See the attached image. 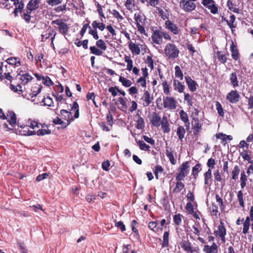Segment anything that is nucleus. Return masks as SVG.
Segmentation results:
<instances>
[{
	"instance_id": "f257e3e1",
	"label": "nucleus",
	"mask_w": 253,
	"mask_h": 253,
	"mask_svg": "<svg viewBox=\"0 0 253 253\" xmlns=\"http://www.w3.org/2000/svg\"><path fill=\"white\" fill-rule=\"evenodd\" d=\"M166 56L169 59H174L178 57L179 50L173 43H168L164 49Z\"/></svg>"
},
{
	"instance_id": "f03ea898",
	"label": "nucleus",
	"mask_w": 253,
	"mask_h": 253,
	"mask_svg": "<svg viewBox=\"0 0 253 253\" xmlns=\"http://www.w3.org/2000/svg\"><path fill=\"white\" fill-rule=\"evenodd\" d=\"M51 23L52 25H56L57 26V27L54 26V28L57 29L61 34L65 36L68 34V26L62 19H57L52 21Z\"/></svg>"
},
{
	"instance_id": "7ed1b4c3",
	"label": "nucleus",
	"mask_w": 253,
	"mask_h": 253,
	"mask_svg": "<svg viewBox=\"0 0 253 253\" xmlns=\"http://www.w3.org/2000/svg\"><path fill=\"white\" fill-rule=\"evenodd\" d=\"M179 6L185 12H190L196 8L194 1L190 0H181L179 2Z\"/></svg>"
},
{
	"instance_id": "20e7f679",
	"label": "nucleus",
	"mask_w": 253,
	"mask_h": 253,
	"mask_svg": "<svg viewBox=\"0 0 253 253\" xmlns=\"http://www.w3.org/2000/svg\"><path fill=\"white\" fill-rule=\"evenodd\" d=\"M176 101L172 97H163V106L166 109L174 110L176 108Z\"/></svg>"
},
{
	"instance_id": "39448f33",
	"label": "nucleus",
	"mask_w": 253,
	"mask_h": 253,
	"mask_svg": "<svg viewBox=\"0 0 253 253\" xmlns=\"http://www.w3.org/2000/svg\"><path fill=\"white\" fill-rule=\"evenodd\" d=\"M214 234L216 236H219L223 243H225L226 231L222 222L218 226V230L214 231Z\"/></svg>"
},
{
	"instance_id": "423d86ee",
	"label": "nucleus",
	"mask_w": 253,
	"mask_h": 253,
	"mask_svg": "<svg viewBox=\"0 0 253 253\" xmlns=\"http://www.w3.org/2000/svg\"><path fill=\"white\" fill-rule=\"evenodd\" d=\"M153 42L157 44H161L163 42V38L162 35V31L156 30L154 31L151 36Z\"/></svg>"
},
{
	"instance_id": "0eeeda50",
	"label": "nucleus",
	"mask_w": 253,
	"mask_h": 253,
	"mask_svg": "<svg viewBox=\"0 0 253 253\" xmlns=\"http://www.w3.org/2000/svg\"><path fill=\"white\" fill-rule=\"evenodd\" d=\"M240 98V95L236 90H232L226 95V99L231 103H237Z\"/></svg>"
},
{
	"instance_id": "6e6552de",
	"label": "nucleus",
	"mask_w": 253,
	"mask_h": 253,
	"mask_svg": "<svg viewBox=\"0 0 253 253\" xmlns=\"http://www.w3.org/2000/svg\"><path fill=\"white\" fill-rule=\"evenodd\" d=\"M184 78L190 90L192 92L195 91L198 86V84L196 82L192 80L191 78L188 76H185Z\"/></svg>"
},
{
	"instance_id": "1a4fd4ad",
	"label": "nucleus",
	"mask_w": 253,
	"mask_h": 253,
	"mask_svg": "<svg viewBox=\"0 0 253 253\" xmlns=\"http://www.w3.org/2000/svg\"><path fill=\"white\" fill-rule=\"evenodd\" d=\"M19 76H20V80L21 81L22 84L24 85L33 79V78L26 72H25L24 74L18 73L17 77Z\"/></svg>"
},
{
	"instance_id": "9d476101",
	"label": "nucleus",
	"mask_w": 253,
	"mask_h": 253,
	"mask_svg": "<svg viewBox=\"0 0 253 253\" xmlns=\"http://www.w3.org/2000/svg\"><path fill=\"white\" fill-rule=\"evenodd\" d=\"M153 99V96H151L148 91L144 90V94L142 97V99L144 101L143 106L146 107L149 106L152 102Z\"/></svg>"
},
{
	"instance_id": "9b49d317",
	"label": "nucleus",
	"mask_w": 253,
	"mask_h": 253,
	"mask_svg": "<svg viewBox=\"0 0 253 253\" xmlns=\"http://www.w3.org/2000/svg\"><path fill=\"white\" fill-rule=\"evenodd\" d=\"M166 28L174 34L176 35L179 33V30L177 26L173 24L171 21L167 20L165 23Z\"/></svg>"
},
{
	"instance_id": "f8f14e48",
	"label": "nucleus",
	"mask_w": 253,
	"mask_h": 253,
	"mask_svg": "<svg viewBox=\"0 0 253 253\" xmlns=\"http://www.w3.org/2000/svg\"><path fill=\"white\" fill-rule=\"evenodd\" d=\"M40 0H30L26 6V9L28 10L33 11L39 7Z\"/></svg>"
},
{
	"instance_id": "ddd939ff",
	"label": "nucleus",
	"mask_w": 253,
	"mask_h": 253,
	"mask_svg": "<svg viewBox=\"0 0 253 253\" xmlns=\"http://www.w3.org/2000/svg\"><path fill=\"white\" fill-rule=\"evenodd\" d=\"M161 119L160 116L156 113H154L153 114L150 121H151V123L154 126L158 127L161 125Z\"/></svg>"
},
{
	"instance_id": "4468645a",
	"label": "nucleus",
	"mask_w": 253,
	"mask_h": 253,
	"mask_svg": "<svg viewBox=\"0 0 253 253\" xmlns=\"http://www.w3.org/2000/svg\"><path fill=\"white\" fill-rule=\"evenodd\" d=\"M173 87L175 90L178 91L179 93L184 92V90L185 88V86L182 84V83L177 80H173Z\"/></svg>"
},
{
	"instance_id": "2eb2a0df",
	"label": "nucleus",
	"mask_w": 253,
	"mask_h": 253,
	"mask_svg": "<svg viewBox=\"0 0 253 253\" xmlns=\"http://www.w3.org/2000/svg\"><path fill=\"white\" fill-rule=\"evenodd\" d=\"M161 125V128L165 133H168L170 131L169 124L166 116H163Z\"/></svg>"
},
{
	"instance_id": "dca6fc26",
	"label": "nucleus",
	"mask_w": 253,
	"mask_h": 253,
	"mask_svg": "<svg viewBox=\"0 0 253 253\" xmlns=\"http://www.w3.org/2000/svg\"><path fill=\"white\" fill-rule=\"evenodd\" d=\"M229 80L231 85L236 87L239 86V81L237 78V75L236 72H233L229 76Z\"/></svg>"
},
{
	"instance_id": "f3484780",
	"label": "nucleus",
	"mask_w": 253,
	"mask_h": 253,
	"mask_svg": "<svg viewBox=\"0 0 253 253\" xmlns=\"http://www.w3.org/2000/svg\"><path fill=\"white\" fill-rule=\"evenodd\" d=\"M230 50L231 51V56L232 58L235 60H237L239 59V51L237 49L236 46L232 42L230 46Z\"/></svg>"
},
{
	"instance_id": "a211bd4d",
	"label": "nucleus",
	"mask_w": 253,
	"mask_h": 253,
	"mask_svg": "<svg viewBox=\"0 0 253 253\" xmlns=\"http://www.w3.org/2000/svg\"><path fill=\"white\" fill-rule=\"evenodd\" d=\"M186 133L184 127L182 126H179L177 127L176 130V134L178 137L179 139L182 141L184 137L185 134Z\"/></svg>"
},
{
	"instance_id": "6ab92c4d",
	"label": "nucleus",
	"mask_w": 253,
	"mask_h": 253,
	"mask_svg": "<svg viewBox=\"0 0 253 253\" xmlns=\"http://www.w3.org/2000/svg\"><path fill=\"white\" fill-rule=\"evenodd\" d=\"M193 120L194 121V124L193 125V129H194V134L196 135L202 129V124L199 123L198 119L194 118Z\"/></svg>"
},
{
	"instance_id": "aec40b11",
	"label": "nucleus",
	"mask_w": 253,
	"mask_h": 253,
	"mask_svg": "<svg viewBox=\"0 0 253 253\" xmlns=\"http://www.w3.org/2000/svg\"><path fill=\"white\" fill-rule=\"evenodd\" d=\"M60 113L63 117V119L67 121L73 120L71 112L68 111L66 110L62 109L60 111Z\"/></svg>"
},
{
	"instance_id": "412c9836",
	"label": "nucleus",
	"mask_w": 253,
	"mask_h": 253,
	"mask_svg": "<svg viewBox=\"0 0 253 253\" xmlns=\"http://www.w3.org/2000/svg\"><path fill=\"white\" fill-rule=\"evenodd\" d=\"M166 151V155L169 159L171 164L172 165H175L176 164V160L173 157L171 148L167 147Z\"/></svg>"
},
{
	"instance_id": "4be33fe9",
	"label": "nucleus",
	"mask_w": 253,
	"mask_h": 253,
	"mask_svg": "<svg viewBox=\"0 0 253 253\" xmlns=\"http://www.w3.org/2000/svg\"><path fill=\"white\" fill-rule=\"evenodd\" d=\"M190 168L189 163L188 161L183 163L179 168L180 172L184 173L185 175H187L188 173L189 168Z\"/></svg>"
},
{
	"instance_id": "5701e85b",
	"label": "nucleus",
	"mask_w": 253,
	"mask_h": 253,
	"mask_svg": "<svg viewBox=\"0 0 253 253\" xmlns=\"http://www.w3.org/2000/svg\"><path fill=\"white\" fill-rule=\"evenodd\" d=\"M181 247L183 250L186 252L193 253V250L192 249L191 244L188 241H184L182 242Z\"/></svg>"
},
{
	"instance_id": "b1692460",
	"label": "nucleus",
	"mask_w": 253,
	"mask_h": 253,
	"mask_svg": "<svg viewBox=\"0 0 253 253\" xmlns=\"http://www.w3.org/2000/svg\"><path fill=\"white\" fill-rule=\"evenodd\" d=\"M128 46L132 53L136 55L140 54V50L138 45H136L133 42H131L129 44Z\"/></svg>"
},
{
	"instance_id": "393cba45",
	"label": "nucleus",
	"mask_w": 253,
	"mask_h": 253,
	"mask_svg": "<svg viewBox=\"0 0 253 253\" xmlns=\"http://www.w3.org/2000/svg\"><path fill=\"white\" fill-rule=\"evenodd\" d=\"M6 62L9 64L16 66H19L21 65L20 59L17 57H10L6 60Z\"/></svg>"
},
{
	"instance_id": "a878e982",
	"label": "nucleus",
	"mask_w": 253,
	"mask_h": 253,
	"mask_svg": "<svg viewBox=\"0 0 253 253\" xmlns=\"http://www.w3.org/2000/svg\"><path fill=\"white\" fill-rule=\"evenodd\" d=\"M7 117L10 116V120H8L9 124L12 126L15 125L16 123V116L13 112L9 111L7 114Z\"/></svg>"
},
{
	"instance_id": "bb28decb",
	"label": "nucleus",
	"mask_w": 253,
	"mask_h": 253,
	"mask_svg": "<svg viewBox=\"0 0 253 253\" xmlns=\"http://www.w3.org/2000/svg\"><path fill=\"white\" fill-rule=\"evenodd\" d=\"M211 178V169H209L208 171L204 173L205 184L208 186L211 185V183L209 180Z\"/></svg>"
},
{
	"instance_id": "cd10ccee",
	"label": "nucleus",
	"mask_w": 253,
	"mask_h": 253,
	"mask_svg": "<svg viewBox=\"0 0 253 253\" xmlns=\"http://www.w3.org/2000/svg\"><path fill=\"white\" fill-rule=\"evenodd\" d=\"M134 19L136 21V23H143L145 21V16L143 14L140 12L138 13H135Z\"/></svg>"
},
{
	"instance_id": "c85d7f7f",
	"label": "nucleus",
	"mask_w": 253,
	"mask_h": 253,
	"mask_svg": "<svg viewBox=\"0 0 253 253\" xmlns=\"http://www.w3.org/2000/svg\"><path fill=\"white\" fill-rule=\"evenodd\" d=\"M217 246L216 244L213 243L212 246L205 245L204 248V251L207 253H211L214 252V250H217Z\"/></svg>"
},
{
	"instance_id": "c756f323",
	"label": "nucleus",
	"mask_w": 253,
	"mask_h": 253,
	"mask_svg": "<svg viewBox=\"0 0 253 253\" xmlns=\"http://www.w3.org/2000/svg\"><path fill=\"white\" fill-rule=\"evenodd\" d=\"M119 81L122 84V85L126 87H130L132 84L131 81L126 79L125 78L120 76Z\"/></svg>"
},
{
	"instance_id": "7c9ffc66",
	"label": "nucleus",
	"mask_w": 253,
	"mask_h": 253,
	"mask_svg": "<svg viewBox=\"0 0 253 253\" xmlns=\"http://www.w3.org/2000/svg\"><path fill=\"white\" fill-rule=\"evenodd\" d=\"M184 184L181 181L176 182L175 187L173 188V193H178L184 188Z\"/></svg>"
},
{
	"instance_id": "2f4dec72",
	"label": "nucleus",
	"mask_w": 253,
	"mask_h": 253,
	"mask_svg": "<svg viewBox=\"0 0 253 253\" xmlns=\"http://www.w3.org/2000/svg\"><path fill=\"white\" fill-rule=\"evenodd\" d=\"M136 127L137 129H143L144 126V121L142 117L139 116L138 119L136 121Z\"/></svg>"
},
{
	"instance_id": "473e14b6",
	"label": "nucleus",
	"mask_w": 253,
	"mask_h": 253,
	"mask_svg": "<svg viewBox=\"0 0 253 253\" xmlns=\"http://www.w3.org/2000/svg\"><path fill=\"white\" fill-rule=\"evenodd\" d=\"M92 26L95 30L98 28L100 30L103 31L105 28V25L103 23H98L96 21H94L92 23Z\"/></svg>"
},
{
	"instance_id": "72a5a7b5",
	"label": "nucleus",
	"mask_w": 253,
	"mask_h": 253,
	"mask_svg": "<svg viewBox=\"0 0 253 253\" xmlns=\"http://www.w3.org/2000/svg\"><path fill=\"white\" fill-rule=\"evenodd\" d=\"M175 77L179 78L180 80H182L183 75L180 68L178 66H176L174 68Z\"/></svg>"
},
{
	"instance_id": "f704fd0d",
	"label": "nucleus",
	"mask_w": 253,
	"mask_h": 253,
	"mask_svg": "<svg viewBox=\"0 0 253 253\" xmlns=\"http://www.w3.org/2000/svg\"><path fill=\"white\" fill-rule=\"evenodd\" d=\"M164 169L162 168V167L160 165H157L154 170V173L155 175L156 179H159V173H162Z\"/></svg>"
},
{
	"instance_id": "c9c22d12",
	"label": "nucleus",
	"mask_w": 253,
	"mask_h": 253,
	"mask_svg": "<svg viewBox=\"0 0 253 253\" xmlns=\"http://www.w3.org/2000/svg\"><path fill=\"white\" fill-rule=\"evenodd\" d=\"M240 172V169L238 166H235L232 171V178L234 180H236L238 178V175Z\"/></svg>"
},
{
	"instance_id": "e433bc0d",
	"label": "nucleus",
	"mask_w": 253,
	"mask_h": 253,
	"mask_svg": "<svg viewBox=\"0 0 253 253\" xmlns=\"http://www.w3.org/2000/svg\"><path fill=\"white\" fill-rule=\"evenodd\" d=\"M180 117L181 120L185 123L186 124L189 121L188 117L187 114L184 111V110H181L179 112Z\"/></svg>"
},
{
	"instance_id": "4c0bfd02",
	"label": "nucleus",
	"mask_w": 253,
	"mask_h": 253,
	"mask_svg": "<svg viewBox=\"0 0 253 253\" xmlns=\"http://www.w3.org/2000/svg\"><path fill=\"white\" fill-rule=\"evenodd\" d=\"M32 12V11L28 10V9H26V11L24 12L22 16V17L27 23H29L30 21L31 18V13Z\"/></svg>"
},
{
	"instance_id": "58836bf2",
	"label": "nucleus",
	"mask_w": 253,
	"mask_h": 253,
	"mask_svg": "<svg viewBox=\"0 0 253 253\" xmlns=\"http://www.w3.org/2000/svg\"><path fill=\"white\" fill-rule=\"evenodd\" d=\"M217 57L218 60L222 63L224 64L227 61V57L223 54L221 51L217 52Z\"/></svg>"
},
{
	"instance_id": "ea45409f",
	"label": "nucleus",
	"mask_w": 253,
	"mask_h": 253,
	"mask_svg": "<svg viewBox=\"0 0 253 253\" xmlns=\"http://www.w3.org/2000/svg\"><path fill=\"white\" fill-rule=\"evenodd\" d=\"M201 164H197L192 169V174L195 178H196L199 172L201 170Z\"/></svg>"
},
{
	"instance_id": "a19ab883",
	"label": "nucleus",
	"mask_w": 253,
	"mask_h": 253,
	"mask_svg": "<svg viewBox=\"0 0 253 253\" xmlns=\"http://www.w3.org/2000/svg\"><path fill=\"white\" fill-rule=\"evenodd\" d=\"M157 223L155 221H151L148 223V227L150 229L153 230L154 232H156L159 228H160L161 230H162V227H158L157 228Z\"/></svg>"
},
{
	"instance_id": "79ce46f5",
	"label": "nucleus",
	"mask_w": 253,
	"mask_h": 253,
	"mask_svg": "<svg viewBox=\"0 0 253 253\" xmlns=\"http://www.w3.org/2000/svg\"><path fill=\"white\" fill-rule=\"evenodd\" d=\"M181 217L182 215L180 213L176 214L173 216V221L176 225L179 226L181 224L182 222Z\"/></svg>"
},
{
	"instance_id": "37998d69",
	"label": "nucleus",
	"mask_w": 253,
	"mask_h": 253,
	"mask_svg": "<svg viewBox=\"0 0 253 253\" xmlns=\"http://www.w3.org/2000/svg\"><path fill=\"white\" fill-rule=\"evenodd\" d=\"M137 144L139 148L142 150H148L150 148V146L148 145L141 140L137 142Z\"/></svg>"
},
{
	"instance_id": "c03bdc74",
	"label": "nucleus",
	"mask_w": 253,
	"mask_h": 253,
	"mask_svg": "<svg viewBox=\"0 0 253 253\" xmlns=\"http://www.w3.org/2000/svg\"><path fill=\"white\" fill-rule=\"evenodd\" d=\"M24 6L23 2L21 1L19 4L18 7H16L13 12L15 17L17 16L18 12H21Z\"/></svg>"
},
{
	"instance_id": "a18cd8bd",
	"label": "nucleus",
	"mask_w": 253,
	"mask_h": 253,
	"mask_svg": "<svg viewBox=\"0 0 253 253\" xmlns=\"http://www.w3.org/2000/svg\"><path fill=\"white\" fill-rule=\"evenodd\" d=\"M215 106L219 115L223 117L224 113L220 103L219 102L217 101L215 104Z\"/></svg>"
},
{
	"instance_id": "49530a36",
	"label": "nucleus",
	"mask_w": 253,
	"mask_h": 253,
	"mask_svg": "<svg viewBox=\"0 0 253 253\" xmlns=\"http://www.w3.org/2000/svg\"><path fill=\"white\" fill-rule=\"evenodd\" d=\"M90 50L91 53H92V54H94L96 55H98V56L101 55L103 53V52L101 50L98 49L94 46H90Z\"/></svg>"
},
{
	"instance_id": "de8ad7c7",
	"label": "nucleus",
	"mask_w": 253,
	"mask_h": 253,
	"mask_svg": "<svg viewBox=\"0 0 253 253\" xmlns=\"http://www.w3.org/2000/svg\"><path fill=\"white\" fill-rule=\"evenodd\" d=\"M10 88L11 90L14 91L15 92H17L18 93H20L22 92V86L20 84L15 86L13 84H11L10 85Z\"/></svg>"
},
{
	"instance_id": "09e8293b",
	"label": "nucleus",
	"mask_w": 253,
	"mask_h": 253,
	"mask_svg": "<svg viewBox=\"0 0 253 253\" xmlns=\"http://www.w3.org/2000/svg\"><path fill=\"white\" fill-rule=\"evenodd\" d=\"M164 93L165 94L169 95L170 93L169 86L166 81H165L162 83Z\"/></svg>"
},
{
	"instance_id": "8fccbe9b",
	"label": "nucleus",
	"mask_w": 253,
	"mask_h": 253,
	"mask_svg": "<svg viewBox=\"0 0 253 253\" xmlns=\"http://www.w3.org/2000/svg\"><path fill=\"white\" fill-rule=\"evenodd\" d=\"M96 45L99 47L101 49L105 50H106L107 46L102 40H99L96 42Z\"/></svg>"
},
{
	"instance_id": "3c124183",
	"label": "nucleus",
	"mask_w": 253,
	"mask_h": 253,
	"mask_svg": "<svg viewBox=\"0 0 253 253\" xmlns=\"http://www.w3.org/2000/svg\"><path fill=\"white\" fill-rule=\"evenodd\" d=\"M42 102L44 103V106L46 105L49 107L52 106L53 103L52 99L50 97L44 98L42 99Z\"/></svg>"
},
{
	"instance_id": "603ef678",
	"label": "nucleus",
	"mask_w": 253,
	"mask_h": 253,
	"mask_svg": "<svg viewBox=\"0 0 253 253\" xmlns=\"http://www.w3.org/2000/svg\"><path fill=\"white\" fill-rule=\"evenodd\" d=\"M237 197L240 205L241 206V207L244 208V202L243 200V194L242 191L240 190L238 192Z\"/></svg>"
},
{
	"instance_id": "864d4df0",
	"label": "nucleus",
	"mask_w": 253,
	"mask_h": 253,
	"mask_svg": "<svg viewBox=\"0 0 253 253\" xmlns=\"http://www.w3.org/2000/svg\"><path fill=\"white\" fill-rule=\"evenodd\" d=\"M42 83L45 85L48 86H49L53 84V83L48 76L43 77L42 78Z\"/></svg>"
},
{
	"instance_id": "5fc2aeb1",
	"label": "nucleus",
	"mask_w": 253,
	"mask_h": 253,
	"mask_svg": "<svg viewBox=\"0 0 253 253\" xmlns=\"http://www.w3.org/2000/svg\"><path fill=\"white\" fill-rule=\"evenodd\" d=\"M210 209L212 215L215 216L217 215V214L218 212V207L215 204L213 203L210 207Z\"/></svg>"
},
{
	"instance_id": "6e6d98bb",
	"label": "nucleus",
	"mask_w": 253,
	"mask_h": 253,
	"mask_svg": "<svg viewBox=\"0 0 253 253\" xmlns=\"http://www.w3.org/2000/svg\"><path fill=\"white\" fill-rule=\"evenodd\" d=\"M227 6L229 9L235 13H238L239 9L233 6V3L230 0H228L227 2Z\"/></svg>"
},
{
	"instance_id": "4d7b16f0",
	"label": "nucleus",
	"mask_w": 253,
	"mask_h": 253,
	"mask_svg": "<svg viewBox=\"0 0 253 253\" xmlns=\"http://www.w3.org/2000/svg\"><path fill=\"white\" fill-rule=\"evenodd\" d=\"M243 158L245 160L248 161L249 163H251V158L250 155L248 154V152L246 150L243 151L241 153Z\"/></svg>"
},
{
	"instance_id": "13d9d810",
	"label": "nucleus",
	"mask_w": 253,
	"mask_h": 253,
	"mask_svg": "<svg viewBox=\"0 0 253 253\" xmlns=\"http://www.w3.org/2000/svg\"><path fill=\"white\" fill-rule=\"evenodd\" d=\"M51 133V131L49 129H41L37 131V134L38 135H44L45 134H49Z\"/></svg>"
},
{
	"instance_id": "bf43d9fd",
	"label": "nucleus",
	"mask_w": 253,
	"mask_h": 253,
	"mask_svg": "<svg viewBox=\"0 0 253 253\" xmlns=\"http://www.w3.org/2000/svg\"><path fill=\"white\" fill-rule=\"evenodd\" d=\"M89 32L88 33L90 35H91L93 38L95 40H98L99 38V37L97 34V32L96 30H92L91 29L90 27H89Z\"/></svg>"
},
{
	"instance_id": "052dcab7",
	"label": "nucleus",
	"mask_w": 253,
	"mask_h": 253,
	"mask_svg": "<svg viewBox=\"0 0 253 253\" xmlns=\"http://www.w3.org/2000/svg\"><path fill=\"white\" fill-rule=\"evenodd\" d=\"M214 1L213 0H202V3L207 8L211 6Z\"/></svg>"
},
{
	"instance_id": "680f3d73",
	"label": "nucleus",
	"mask_w": 253,
	"mask_h": 253,
	"mask_svg": "<svg viewBox=\"0 0 253 253\" xmlns=\"http://www.w3.org/2000/svg\"><path fill=\"white\" fill-rule=\"evenodd\" d=\"M17 245L18 246V247L19 248V249L21 253H27V251L23 243L18 242Z\"/></svg>"
},
{
	"instance_id": "e2e57ef3",
	"label": "nucleus",
	"mask_w": 253,
	"mask_h": 253,
	"mask_svg": "<svg viewBox=\"0 0 253 253\" xmlns=\"http://www.w3.org/2000/svg\"><path fill=\"white\" fill-rule=\"evenodd\" d=\"M157 10H158L159 14H160V16L163 20L169 18L168 16L167 15L166 13L163 11L162 9L158 7Z\"/></svg>"
},
{
	"instance_id": "0e129e2a",
	"label": "nucleus",
	"mask_w": 253,
	"mask_h": 253,
	"mask_svg": "<svg viewBox=\"0 0 253 253\" xmlns=\"http://www.w3.org/2000/svg\"><path fill=\"white\" fill-rule=\"evenodd\" d=\"M137 83L139 84L140 85L143 87H145L146 86V81L145 78L140 77L137 80Z\"/></svg>"
},
{
	"instance_id": "69168bd1",
	"label": "nucleus",
	"mask_w": 253,
	"mask_h": 253,
	"mask_svg": "<svg viewBox=\"0 0 253 253\" xmlns=\"http://www.w3.org/2000/svg\"><path fill=\"white\" fill-rule=\"evenodd\" d=\"M110 162L108 160H107L102 163V168L104 170L108 171L109 167H110Z\"/></svg>"
},
{
	"instance_id": "338daca9",
	"label": "nucleus",
	"mask_w": 253,
	"mask_h": 253,
	"mask_svg": "<svg viewBox=\"0 0 253 253\" xmlns=\"http://www.w3.org/2000/svg\"><path fill=\"white\" fill-rule=\"evenodd\" d=\"M115 225L117 227L120 228V229L121 230V231L122 232H124V231H125L126 230L125 225L124 224L123 222H122L121 221L117 222L115 223Z\"/></svg>"
},
{
	"instance_id": "774afa93",
	"label": "nucleus",
	"mask_w": 253,
	"mask_h": 253,
	"mask_svg": "<svg viewBox=\"0 0 253 253\" xmlns=\"http://www.w3.org/2000/svg\"><path fill=\"white\" fill-rule=\"evenodd\" d=\"M208 8L210 10V11H211V12L213 13V14H216L218 12V8L215 5L214 3H213L211 6H210Z\"/></svg>"
}]
</instances>
